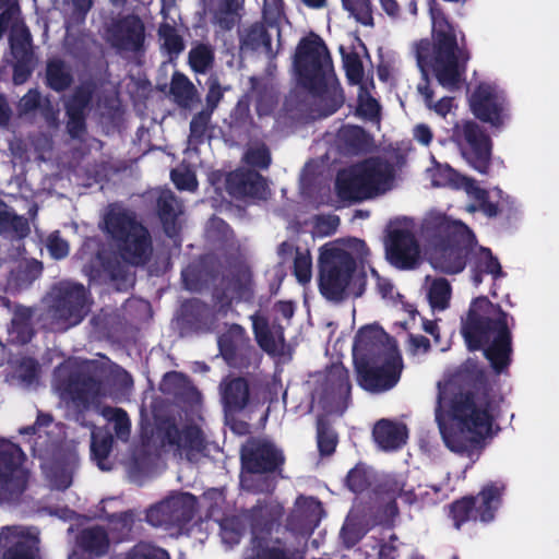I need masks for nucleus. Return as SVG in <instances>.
Segmentation results:
<instances>
[{
    "instance_id": "a878e982",
    "label": "nucleus",
    "mask_w": 559,
    "mask_h": 559,
    "mask_svg": "<svg viewBox=\"0 0 559 559\" xmlns=\"http://www.w3.org/2000/svg\"><path fill=\"white\" fill-rule=\"evenodd\" d=\"M253 330L259 345L267 353H278L284 344L283 325L272 326L260 317H252Z\"/></svg>"
},
{
    "instance_id": "a19ab883",
    "label": "nucleus",
    "mask_w": 559,
    "mask_h": 559,
    "mask_svg": "<svg viewBox=\"0 0 559 559\" xmlns=\"http://www.w3.org/2000/svg\"><path fill=\"white\" fill-rule=\"evenodd\" d=\"M158 35L162 48L169 53H179L183 49L182 40L174 25L167 22L163 23L159 27Z\"/></svg>"
},
{
    "instance_id": "13d9d810",
    "label": "nucleus",
    "mask_w": 559,
    "mask_h": 559,
    "mask_svg": "<svg viewBox=\"0 0 559 559\" xmlns=\"http://www.w3.org/2000/svg\"><path fill=\"white\" fill-rule=\"evenodd\" d=\"M39 106H40V96H39L38 92L29 91L27 94H25L21 98V100L19 103V110L21 114H28Z\"/></svg>"
},
{
    "instance_id": "4d7b16f0",
    "label": "nucleus",
    "mask_w": 559,
    "mask_h": 559,
    "mask_svg": "<svg viewBox=\"0 0 559 559\" xmlns=\"http://www.w3.org/2000/svg\"><path fill=\"white\" fill-rule=\"evenodd\" d=\"M344 67L349 81L358 83L362 74V68L358 57L356 55H346L344 57Z\"/></svg>"
},
{
    "instance_id": "6e6d98bb",
    "label": "nucleus",
    "mask_w": 559,
    "mask_h": 559,
    "mask_svg": "<svg viewBox=\"0 0 559 559\" xmlns=\"http://www.w3.org/2000/svg\"><path fill=\"white\" fill-rule=\"evenodd\" d=\"M336 444V437L335 435L323 428V426L320 424L318 428V445L319 450L322 454H331Z\"/></svg>"
},
{
    "instance_id": "473e14b6",
    "label": "nucleus",
    "mask_w": 559,
    "mask_h": 559,
    "mask_svg": "<svg viewBox=\"0 0 559 559\" xmlns=\"http://www.w3.org/2000/svg\"><path fill=\"white\" fill-rule=\"evenodd\" d=\"M80 546L91 555H102L108 546L107 536L99 527L85 530L80 537Z\"/></svg>"
},
{
    "instance_id": "f03ea898",
    "label": "nucleus",
    "mask_w": 559,
    "mask_h": 559,
    "mask_svg": "<svg viewBox=\"0 0 559 559\" xmlns=\"http://www.w3.org/2000/svg\"><path fill=\"white\" fill-rule=\"evenodd\" d=\"M354 361L361 388L382 392L393 388L401 376L403 364L396 346L378 326L361 329L353 347Z\"/></svg>"
},
{
    "instance_id": "680f3d73",
    "label": "nucleus",
    "mask_w": 559,
    "mask_h": 559,
    "mask_svg": "<svg viewBox=\"0 0 559 559\" xmlns=\"http://www.w3.org/2000/svg\"><path fill=\"white\" fill-rule=\"evenodd\" d=\"M399 556V544L395 536L383 543L379 549L380 559H396Z\"/></svg>"
},
{
    "instance_id": "79ce46f5",
    "label": "nucleus",
    "mask_w": 559,
    "mask_h": 559,
    "mask_svg": "<svg viewBox=\"0 0 559 559\" xmlns=\"http://www.w3.org/2000/svg\"><path fill=\"white\" fill-rule=\"evenodd\" d=\"M294 274L297 281L302 285L310 282L312 277V260L308 250L296 251Z\"/></svg>"
},
{
    "instance_id": "c9c22d12",
    "label": "nucleus",
    "mask_w": 559,
    "mask_h": 559,
    "mask_svg": "<svg viewBox=\"0 0 559 559\" xmlns=\"http://www.w3.org/2000/svg\"><path fill=\"white\" fill-rule=\"evenodd\" d=\"M243 344V329L240 325H231L226 333L219 336L218 346L222 355L229 360L236 348Z\"/></svg>"
},
{
    "instance_id": "ddd939ff",
    "label": "nucleus",
    "mask_w": 559,
    "mask_h": 559,
    "mask_svg": "<svg viewBox=\"0 0 559 559\" xmlns=\"http://www.w3.org/2000/svg\"><path fill=\"white\" fill-rule=\"evenodd\" d=\"M503 486L490 484L485 486L477 498H464L452 506V515L456 527L469 519L488 522L493 519Z\"/></svg>"
},
{
    "instance_id": "4be33fe9",
    "label": "nucleus",
    "mask_w": 559,
    "mask_h": 559,
    "mask_svg": "<svg viewBox=\"0 0 559 559\" xmlns=\"http://www.w3.org/2000/svg\"><path fill=\"white\" fill-rule=\"evenodd\" d=\"M0 546H10L4 559H37L36 540L17 528H7L0 534Z\"/></svg>"
},
{
    "instance_id": "c03bdc74",
    "label": "nucleus",
    "mask_w": 559,
    "mask_h": 559,
    "mask_svg": "<svg viewBox=\"0 0 559 559\" xmlns=\"http://www.w3.org/2000/svg\"><path fill=\"white\" fill-rule=\"evenodd\" d=\"M171 93L177 98L178 103L183 106H189L194 95V88L187 78L176 74L171 81Z\"/></svg>"
},
{
    "instance_id": "338daca9",
    "label": "nucleus",
    "mask_w": 559,
    "mask_h": 559,
    "mask_svg": "<svg viewBox=\"0 0 559 559\" xmlns=\"http://www.w3.org/2000/svg\"><path fill=\"white\" fill-rule=\"evenodd\" d=\"M210 115H211V111L202 112L192 119L191 126H190L192 134L199 135V134L203 133L205 126L209 122Z\"/></svg>"
},
{
    "instance_id": "39448f33",
    "label": "nucleus",
    "mask_w": 559,
    "mask_h": 559,
    "mask_svg": "<svg viewBox=\"0 0 559 559\" xmlns=\"http://www.w3.org/2000/svg\"><path fill=\"white\" fill-rule=\"evenodd\" d=\"M366 252L365 243L358 239L325 245L319 259V286L330 300H341L347 295L359 296L364 282L354 275L355 261Z\"/></svg>"
},
{
    "instance_id": "9b49d317",
    "label": "nucleus",
    "mask_w": 559,
    "mask_h": 559,
    "mask_svg": "<svg viewBox=\"0 0 559 559\" xmlns=\"http://www.w3.org/2000/svg\"><path fill=\"white\" fill-rule=\"evenodd\" d=\"M431 182L435 187L455 186L462 187L471 199L475 200L476 204L468 205V212L477 210L484 212L487 216H495L498 213L500 202L489 200V193L478 187L476 182L469 178L462 177L449 166L438 165L436 168L429 170Z\"/></svg>"
},
{
    "instance_id": "bb28decb",
    "label": "nucleus",
    "mask_w": 559,
    "mask_h": 559,
    "mask_svg": "<svg viewBox=\"0 0 559 559\" xmlns=\"http://www.w3.org/2000/svg\"><path fill=\"white\" fill-rule=\"evenodd\" d=\"M472 259V280L475 285L483 282L481 273H487L493 277L502 275L501 265L496 258L492 257L489 249L478 247L475 242L474 248L471 249Z\"/></svg>"
},
{
    "instance_id": "f704fd0d",
    "label": "nucleus",
    "mask_w": 559,
    "mask_h": 559,
    "mask_svg": "<svg viewBox=\"0 0 559 559\" xmlns=\"http://www.w3.org/2000/svg\"><path fill=\"white\" fill-rule=\"evenodd\" d=\"M29 318L31 310L28 308L17 307L15 309L10 333L16 342L26 343L31 340L32 331L28 324Z\"/></svg>"
},
{
    "instance_id": "4468645a",
    "label": "nucleus",
    "mask_w": 559,
    "mask_h": 559,
    "mask_svg": "<svg viewBox=\"0 0 559 559\" xmlns=\"http://www.w3.org/2000/svg\"><path fill=\"white\" fill-rule=\"evenodd\" d=\"M350 392L348 372L341 364H334L326 372L321 389L313 397V407L329 413L343 412Z\"/></svg>"
},
{
    "instance_id": "7ed1b4c3",
    "label": "nucleus",
    "mask_w": 559,
    "mask_h": 559,
    "mask_svg": "<svg viewBox=\"0 0 559 559\" xmlns=\"http://www.w3.org/2000/svg\"><path fill=\"white\" fill-rule=\"evenodd\" d=\"M508 316L486 297L472 301L463 323L462 333L471 349L483 348L496 371L508 366L511 353V334Z\"/></svg>"
},
{
    "instance_id": "774afa93",
    "label": "nucleus",
    "mask_w": 559,
    "mask_h": 559,
    "mask_svg": "<svg viewBox=\"0 0 559 559\" xmlns=\"http://www.w3.org/2000/svg\"><path fill=\"white\" fill-rule=\"evenodd\" d=\"M71 474L69 472H64L61 474L60 479H52V485L58 489H66L71 485Z\"/></svg>"
},
{
    "instance_id": "cd10ccee",
    "label": "nucleus",
    "mask_w": 559,
    "mask_h": 559,
    "mask_svg": "<svg viewBox=\"0 0 559 559\" xmlns=\"http://www.w3.org/2000/svg\"><path fill=\"white\" fill-rule=\"evenodd\" d=\"M100 393V383L95 379H88L84 380L82 383L75 382L70 384L69 388L60 392V396L66 403L73 402L78 406L80 404L86 406L94 403Z\"/></svg>"
},
{
    "instance_id": "20e7f679",
    "label": "nucleus",
    "mask_w": 559,
    "mask_h": 559,
    "mask_svg": "<svg viewBox=\"0 0 559 559\" xmlns=\"http://www.w3.org/2000/svg\"><path fill=\"white\" fill-rule=\"evenodd\" d=\"M435 44L421 40L416 46L418 67L424 76L431 69L439 84L448 90L464 80L468 56L457 46L452 27L437 8H430Z\"/></svg>"
},
{
    "instance_id": "2eb2a0df",
    "label": "nucleus",
    "mask_w": 559,
    "mask_h": 559,
    "mask_svg": "<svg viewBox=\"0 0 559 559\" xmlns=\"http://www.w3.org/2000/svg\"><path fill=\"white\" fill-rule=\"evenodd\" d=\"M386 259L397 269H416L421 263L423 255L414 234L406 229L392 230L386 241Z\"/></svg>"
},
{
    "instance_id": "5701e85b",
    "label": "nucleus",
    "mask_w": 559,
    "mask_h": 559,
    "mask_svg": "<svg viewBox=\"0 0 559 559\" xmlns=\"http://www.w3.org/2000/svg\"><path fill=\"white\" fill-rule=\"evenodd\" d=\"M169 443L177 447L180 455L192 461L203 449V437L198 426L173 427L167 431Z\"/></svg>"
},
{
    "instance_id": "5fc2aeb1",
    "label": "nucleus",
    "mask_w": 559,
    "mask_h": 559,
    "mask_svg": "<svg viewBox=\"0 0 559 559\" xmlns=\"http://www.w3.org/2000/svg\"><path fill=\"white\" fill-rule=\"evenodd\" d=\"M246 159L249 164L258 167H267L270 164V154L264 145L251 147L246 153Z\"/></svg>"
},
{
    "instance_id": "7c9ffc66",
    "label": "nucleus",
    "mask_w": 559,
    "mask_h": 559,
    "mask_svg": "<svg viewBox=\"0 0 559 559\" xmlns=\"http://www.w3.org/2000/svg\"><path fill=\"white\" fill-rule=\"evenodd\" d=\"M451 298V286L444 278L432 280L428 287V299L433 310L448 308Z\"/></svg>"
},
{
    "instance_id": "1a4fd4ad",
    "label": "nucleus",
    "mask_w": 559,
    "mask_h": 559,
    "mask_svg": "<svg viewBox=\"0 0 559 559\" xmlns=\"http://www.w3.org/2000/svg\"><path fill=\"white\" fill-rule=\"evenodd\" d=\"M453 239L452 241L436 247L430 260L433 267L449 274L463 271L466 265V255L474 248L475 240L472 231L461 222H452L449 225Z\"/></svg>"
},
{
    "instance_id": "72a5a7b5",
    "label": "nucleus",
    "mask_w": 559,
    "mask_h": 559,
    "mask_svg": "<svg viewBox=\"0 0 559 559\" xmlns=\"http://www.w3.org/2000/svg\"><path fill=\"white\" fill-rule=\"evenodd\" d=\"M0 233H14L16 236L23 237L28 233V223L0 203Z\"/></svg>"
},
{
    "instance_id": "603ef678",
    "label": "nucleus",
    "mask_w": 559,
    "mask_h": 559,
    "mask_svg": "<svg viewBox=\"0 0 559 559\" xmlns=\"http://www.w3.org/2000/svg\"><path fill=\"white\" fill-rule=\"evenodd\" d=\"M171 179L178 189L192 191L197 188L195 175L187 167H179L173 170Z\"/></svg>"
},
{
    "instance_id": "6e6552de",
    "label": "nucleus",
    "mask_w": 559,
    "mask_h": 559,
    "mask_svg": "<svg viewBox=\"0 0 559 559\" xmlns=\"http://www.w3.org/2000/svg\"><path fill=\"white\" fill-rule=\"evenodd\" d=\"M295 67L304 83L312 88L335 83L329 51L320 37L311 35L298 46Z\"/></svg>"
},
{
    "instance_id": "2f4dec72",
    "label": "nucleus",
    "mask_w": 559,
    "mask_h": 559,
    "mask_svg": "<svg viewBox=\"0 0 559 559\" xmlns=\"http://www.w3.org/2000/svg\"><path fill=\"white\" fill-rule=\"evenodd\" d=\"M111 441V437L108 433L103 432L102 430L92 431V455L97 462L99 468L103 471L110 468L109 465L105 463V461L110 452Z\"/></svg>"
},
{
    "instance_id": "052dcab7",
    "label": "nucleus",
    "mask_w": 559,
    "mask_h": 559,
    "mask_svg": "<svg viewBox=\"0 0 559 559\" xmlns=\"http://www.w3.org/2000/svg\"><path fill=\"white\" fill-rule=\"evenodd\" d=\"M413 136L419 144L427 146L431 143L433 133L428 124L418 123L414 127Z\"/></svg>"
},
{
    "instance_id": "c756f323",
    "label": "nucleus",
    "mask_w": 559,
    "mask_h": 559,
    "mask_svg": "<svg viewBox=\"0 0 559 559\" xmlns=\"http://www.w3.org/2000/svg\"><path fill=\"white\" fill-rule=\"evenodd\" d=\"M222 397L228 412H236L245 407L248 401V385L242 379H233L221 385Z\"/></svg>"
},
{
    "instance_id": "ea45409f",
    "label": "nucleus",
    "mask_w": 559,
    "mask_h": 559,
    "mask_svg": "<svg viewBox=\"0 0 559 559\" xmlns=\"http://www.w3.org/2000/svg\"><path fill=\"white\" fill-rule=\"evenodd\" d=\"M189 63L193 71L205 73L213 63V51L203 44L195 45L189 52Z\"/></svg>"
},
{
    "instance_id": "69168bd1",
    "label": "nucleus",
    "mask_w": 559,
    "mask_h": 559,
    "mask_svg": "<svg viewBox=\"0 0 559 559\" xmlns=\"http://www.w3.org/2000/svg\"><path fill=\"white\" fill-rule=\"evenodd\" d=\"M276 320L288 322L294 314V306L292 302L283 301L276 305Z\"/></svg>"
},
{
    "instance_id": "f257e3e1",
    "label": "nucleus",
    "mask_w": 559,
    "mask_h": 559,
    "mask_svg": "<svg viewBox=\"0 0 559 559\" xmlns=\"http://www.w3.org/2000/svg\"><path fill=\"white\" fill-rule=\"evenodd\" d=\"M435 415L447 448L472 456L491 430L493 407L486 395L469 396L454 380H443L438 383Z\"/></svg>"
},
{
    "instance_id": "864d4df0",
    "label": "nucleus",
    "mask_w": 559,
    "mask_h": 559,
    "mask_svg": "<svg viewBox=\"0 0 559 559\" xmlns=\"http://www.w3.org/2000/svg\"><path fill=\"white\" fill-rule=\"evenodd\" d=\"M47 249L55 259H62L69 253V245L58 233H52L47 238Z\"/></svg>"
},
{
    "instance_id": "f3484780",
    "label": "nucleus",
    "mask_w": 559,
    "mask_h": 559,
    "mask_svg": "<svg viewBox=\"0 0 559 559\" xmlns=\"http://www.w3.org/2000/svg\"><path fill=\"white\" fill-rule=\"evenodd\" d=\"M62 297L59 301L55 316L60 323V329H68L75 325L86 313V294L82 285L62 284Z\"/></svg>"
},
{
    "instance_id": "3c124183",
    "label": "nucleus",
    "mask_w": 559,
    "mask_h": 559,
    "mask_svg": "<svg viewBox=\"0 0 559 559\" xmlns=\"http://www.w3.org/2000/svg\"><path fill=\"white\" fill-rule=\"evenodd\" d=\"M242 192L258 198H265L267 194L266 183L260 175L249 173L246 180H242Z\"/></svg>"
},
{
    "instance_id": "49530a36",
    "label": "nucleus",
    "mask_w": 559,
    "mask_h": 559,
    "mask_svg": "<svg viewBox=\"0 0 559 559\" xmlns=\"http://www.w3.org/2000/svg\"><path fill=\"white\" fill-rule=\"evenodd\" d=\"M343 4L360 23L370 25L372 16L369 0H343Z\"/></svg>"
},
{
    "instance_id": "393cba45",
    "label": "nucleus",
    "mask_w": 559,
    "mask_h": 559,
    "mask_svg": "<svg viewBox=\"0 0 559 559\" xmlns=\"http://www.w3.org/2000/svg\"><path fill=\"white\" fill-rule=\"evenodd\" d=\"M373 438L382 450H395L406 441V427L388 419H381L373 428Z\"/></svg>"
},
{
    "instance_id": "412c9836",
    "label": "nucleus",
    "mask_w": 559,
    "mask_h": 559,
    "mask_svg": "<svg viewBox=\"0 0 559 559\" xmlns=\"http://www.w3.org/2000/svg\"><path fill=\"white\" fill-rule=\"evenodd\" d=\"M194 506V498L189 493H179L160 502L147 511V521L154 526L178 522Z\"/></svg>"
},
{
    "instance_id": "aec40b11",
    "label": "nucleus",
    "mask_w": 559,
    "mask_h": 559,
    "mask_svg": "<svg viewBox=\"0 0 559 559\" xmlns=\"http://www.w3.org/2000/svg\"><path fill=\"white\" fill-rule=\"evenodd\" d=\"M263 17L267 29L262 27L253 28L247 37V43L254 48L262 47L266 52L272 51L271 38L280 37L281 26L285 22L281 0H263Z\"/></svg>"
},
{
    "instance_id": "58836bf2",
    "label": "nucleus",
    "mask_w": 559,
    "mask_h": 559,
    "mask_svg": "<svg viewBox=\"0 0 559 559\" xmlns=\"http://www.w3.org/2000/svg\"><path fill=\"white\" fill-rule=\"evenodd\" d=\"M47 81L50 87L61 91L70 84L71 74L61 61L52 60L47 67Z\"/></svg>"
},
{
    "instance_id": "e2e57ef3",
    "label": "nucleus",
    "mask_w": 559,
    "mask_h": 559,
    "mask_svg": "<svg viewBox=\"0 0 559 559\" xmlns=\"http://www.w3.org/2000/svg\"><path fill=\"white\" fill-rule=\"evenodd\" d=\"M223 95L222 88L218 85L217 81L215 79L209 80V93L206 96L207 106L210 107V111L212 112L213 109L216 107L218 102L221 100Z\"/></svg>"
},
{
    "instance_id": "4c0bfd02",
    "label": "nucleus",
    "mask_w": 559,
    "mask_h": 559,
    "mask_svg": "<svg viewBox=\"0 0 559 559\" xmlns=\"http://www.w3.org/2000/svg\"><path fill=\"white\" fill-rule=\"evenodd\" d=\"M247 559H289L278 542L254 539V555Z\"/></svg>"
},
{
    "instance_id": "b1692460",
    "label": "nucleus",
    "mask_w": 559,
    "mask_h": 559,
    "mask_svg": "<svg viewBox=\"0 0 559 559\" xmlns=\"http://www.w3.org/2000/svg\"><path fill=\"white\" fill-rule=\"evenodd\" d=\"M322 507L313 498H299L296 501L294 512L290 518V525L294 528H300L305 534L311 532L322 518Z\"/></svg>"
},
{
    "instance_id": "a211bd4d",
    "label": "nucleus",
    "mask_w": 559,
    "mask_h": 559,
    "mask_svg": "<svg viewBox=\"0 0 559 559\" xmlns=\"http://www.w3.org/2000/svg\"><path fill=\"white\" fill-rule=\"evenodd\" d=\"M241 460L249 472L260 473L276 468L282 464L283 455L267 441L251 440L243 445Z\"/></svg>"
},
{
    "instance_id": "0e129e2a",
    "label": "nucleus",
    "mask_w": 559,
    "mask_h": 559,
    "mask_svg": "<svg viewBox=\"0 0 559 559\" xmlns=\"http://www.w3.org/2000/svg\"><path fill=\"white\" fill-rule=\"evenodd\" d=\"M429 349V342L423 335H411L409 336V352L413 355H421L427 353Z\"/></svg>"
},
{
    "instance_id": "0eeeda50",
    "label": "nucleus",
    "mask_w": 559,
    "mask_h": 559,
    "mask_svg": "<svg viewBox=\"0 0 559 559\" xmlns=\"http://www.w3.org/2000/svg\"><path fill=\"white\" fill-rule=\"evenodd\" d=\"M105 225L108 233L117 239L126 261L140 264L147 260L152 251L147 231L130 213L112 207L106 215Z\"/></svg>"
},
{
    "instance_id": "bf43d9fd",
    "label": "nucleus",
    "mask_w": 559,
    "mask_h": 559,
    "mask_svg": "<svg viewBox=\"0 0 559 559\" xmlns=\"http://www.w3.org/2000/svg\"><path fill=\"white\" fill-rule=\"evenodd\" d=\"M358 110L366 117L374 118L378 115V103L366 94H359Z\"/></svg>"
},
{
    "instance_id": "8fccbe9b",
    "label": "nucleus",
    "mask_w": 559,
    "mask_h": 559,
    "mask_svg": "<svg viewBox=\"0 0 559 559\" xmlns=\"http://www.w3.org/2000/svg\"><path fill=\"white\" fill-rule=\"evenodd\" d=\"M370 483V473L366 466L357 465L347 476L348 487L353 491L364 490Z\"/></svg>"
},
{
    "instance_id": "de8ad7c7",
    "label": "nucleus",
    "mask_w": 559,
    "mask_h": 559,
    "mask_svg": "<svg viewBox=\"0 0 559 559\" xmlns=\"http://www.w3.org/2000/svg\"><path fill=\"white\" fill-rule=\"evenodd\" d=\"M158 207L163 218L168 219L181 213V205L170 191H163L158 198Z\"/></svg>"
},
{
    "instance_id": "37998d69",
    "label": "nucleus",
    "mask_w": 559,
    "mask_h": 559,
    "mask_svg": "<svg viewBox=\"0 0 559 559\" xmlns=\"http://www.w3.org/2000/svg\"><path fill=\"white\" fill-rule=\"evenodd\" d=\"M102 414L107 420L114 424V429L118 438L124 439L128 437L130 420L126 412L120 408H104Z\"/></svg>"
},
{
    "instance_id": "c85d7f7f",
    "label": "nucleus",
    "mask_w": 559,
    "mask_h": 559,
    "mask_svg": "<svg viewBox=\"0 0 559 559\" xmlns=\"http://www.w3.org/2000/svg\"><path fill=\"white\" fill-rule=\"evenodd\" d=\"M88 100L90 92L82 90L67 104V112L69 116L68 130L74 138L80 136L84 130V109Z\"/></svg>"
},
{
    "instance_id": "6ab92c4d",
    "label": "nucleus",
    "mask_w": 559,
    "mask_h": 559,
    "mask_svg": "<svg viewBox=\"0 0 559 559\" xmlns=\"http://www.w3.org/2000/svg\"><path fill=\"white\" fill-rule=\"evenodd\" d=\"M107 39L117 49L135 51L144 41V25L138 16L122 17L108 28Z\"/></svg>"
},
{
    "instance_id": "423d86ee",
    "label": "nucleus",
    "mask_w": 559,
    "mask_h": 559,
    "mask_svg": "<svg viewBox=\"0 0 559 559\" xmlns=\"http://www.w3.org/2000/svg\"><path fill=\"white\" fill-rule=\"evenodd\" d=\"M393 168L384 162L369 159L343 170L337 177L340 193L347 199L362 200L389 191L393 187Z\"/></svg>"
},
{
    "instance_id": "09e8293b",
    "label": "nucleus",
    "mask_w": 559,
    "mask_h": 559,
    "mask_svg": "<svg viewBox=\"0 0 559 559\" xmlns=\"http://www.w3.org/2000/svg\"><path fill=\"white\" fill-rule=\"evenodd\" d=\"M126 559H169V557L162 548L140 544L132 549Z\"/></svg>"
},
{
    "instance_id": "dca6fc26",
    "label": "nucleus",
    "mask_w": 559,
    "mask_h": 559,
    "mask_svg": "<svg viewBox=\"0 0 559 559\" xmlns=\"http://www.w3.org/2000/svg\"><path fill=\"white\" fill-rule=\"evenodd\" d=\"M471 108L483 121L498 127L504 120L506 102L502 92L496 86L481 83L471 96Z\"/></svg>"
},
{
    "instance_id": "9d476101",
    "label": "nucleus",
    "mask_w": 559,
    "mask_h": 559,
    "mask_svg": "<svg viewBox=\"0 0 559 559\" xmlns=\"http://www.w3.org/2000/svg\"><path fill=\"white\" fill-rule=\"evenodd\" d=\"M462 156L477 171L485 174L490 160V141L473 121L456 123L453 133Z\"/></svg>"
},
{
    "instance_id": "f8f14e48",
    "label": "nucleus",
    "mask_w": 559,
    "mask_h": 559,
    "mask_svg": "<svg viewBox=\"0 0 559 559\" xmlns=\"http://www.w3.org/2000/svg\"><path fill=\"white\" fill-rule=\"evenodd\" d=\"M23 453L11 442L0 440V500H11L20 495L26 484V473L21 467Z\"/></svg>"
},
{
    "instance_id": "e433bc0d",
    "label": "nucleus",
    "mask_w": 559,
    "mask_h": 559,
    "mask_svg": "<svg viewBox=\"0 0 559 559\" xmlns=\"http://www.w3.org/2000/svg\"><path fill=\"white\" fill-rule=\"evenodd\" d=\"M418 93L423 96L426 106L433 110L437 115L445 117L453 108V100L449 97H443L437 103L432 102L433 91L431 90L428 82L418 84Z\"/></svg>"
},
{
    "instance_id": "a18cd8bd",
    "label": "nucleus",
    "mask_w": 559,
    "mask_h": 559,
    "mask_svg": "<svg viewBox=\"0 0 559 559\" xmlns=\"http://www.w3.org/2000/svg\"><path fill=\"white\" fill-rule=\"evenodd\" d=\"M365 534V530L360 525L359 519L353 513L347 518L341 535L344 543L349 547L355 545Z\"/></svg>"
}]
</instances>
